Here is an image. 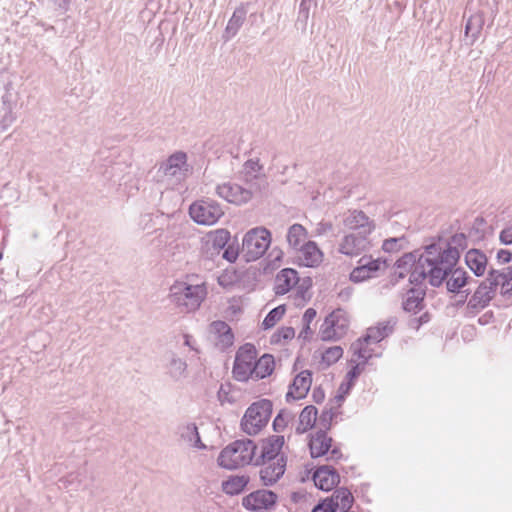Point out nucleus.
I'll return each instance as SVG.
<instances>
[{
  "label": "nucleus",
  "mask_w": 512,
  "mask_h": 512,
  "mask_svg": "<svg viewBox=\"0 0 512 512\" xmlns=\"http://www.w3.org/2000/svg\"><path fill=\"white\" fill-rule=\"evenodd\" d=\"M297 251L301 253L300 265L305 267H317L323 260V252L315 241L305 242Z\"/></svg>",
  "instance_id": "obj_23"
},
{
  "label": "nucleus",
  "mask_w": 512,
  "mask_h": 512,
  "mask_svg": "<svg viewBox=\"0 0 512 512\" xmlns=\"http://www.w3.org/2000/svg\"><path fill=\"white\" fill-rule=\"evenodd\" d=\"M278 502V495L268 489L252 491L242 498V506L252 512H266L273 509Z\"/></svg>",
  "instance_id": "obj_9"
},
{
  "label": "nucleus",
  "mask_w": 512,
  "mask_h": 512,
  "mask_svg": "<svg viewBox=\"0 0 512 512\" xmlns=\"http://www.w3.org/2000/svg\"><path fill=\"white\" fill-rule=\"evenodd\" d=\"M367 264H364L362 259L358 261V265L350 272L349 279L353 283H361L372 278V274L366 267Z\"/></svg>",
  "instance_id": "obj_39"
},
{
  "label": "nucleus",
  "mask_w": 512,
  "mask_h": 512,
  "mask_svg": "<svg viewBox=\"0 0 512 512\" xmlns=\"http://www.w3.org/2000/svg\"><path fill=\"white\" fill-rule=\"evenodd\" d=\"M496 259L499 264H508L512 261V251L501 248L496 253Z\"/></svg>",
  "instance_id": "obj_62"
},
{
  "label": "nucleus",
  "mask_w": 512,
  "mask_h": 512,
  "mask_svg": "<svg viewBox=\"0 0 512 512\" xmlns=\"http://www.w3.org/2000/svg\"><path fill=\"white\" fill-rule=\"evenodd\" d=\"M424 253L418 251L413 266H409V284L412 287H426L423 282L428 278L433 287H440L447 278L448 268L446 258H441L443 248L438 243H431L424 247Z\"/></svg>",
  "instance_id": "obj_1"
},
{
  "label": "nucleus",
  "mask_w": 512,
  "mask_h": 512,
  "mask_svg": "<svg viewBox=\"0 0 512 512\" xmlns=\"http://www.w3.org/2000/svg\"><path fill=\"white\" fill-rule=\"evenodd\" d=\"M311 512H337V504L333 499L327 497L319 500Z\"/></svg>",
  "instance_id": "obj_52"
},
{
  "label": "nucleus",
  "mask_w": 512,
  "mask_h": 512,
  "mask_svg": "<svg viewBox=\"0 0 512 512\" xmlns=\"http://www.w3.org/2000/svg\"><path fill=\"white\" fill-rule=\"evenodd\" d=\"M181 437L190 442L194 447L198 449H205L206 445L201 441V437L198 431V427L195 423H189L183 426L181 431Z\"/></svg>",
  "instance_id": "obj_36"
},
{
  "label": "nucleus",
  "mask_w": 512,
  "mask_h": 512,
  "mask_svg": "<svg viewBox=\"0 0 512 512\" xmlns=\"http://www.w3.org/2000/svg\"><path fill=\"white\" fill-rule=\"evenodd\" d=\"M272 412L271 400L264 398L253 402L241 418V430L249 436L257 435L268 424Z\"/></svg>",
  "instance_id": "obj_4"
},
{
  "label": "nucleus",
  "mask_w": 512,
  "mask_h": 512,
  "mask_svg": "<svg viewBox=\"0 0 512 512\" xmlns=\"http://www.w3.org/2000/svg\"><path fill=\"white\" fill-rule=\"evenodd\" d=\"M337 504V511H351L354 504V497L349 489L345 487L336 488L329 497Z\"/></svg>",
  "instance_id": "obj_34"
},
{
  "label": "nucleus",
  "mask_w": 512,
  "mask_h": 512,
  "mask_svg": "<svg viewBox=\"0 0 512 512\" xmlns=\"http://www.w3.org/2000/svg\"><path fill=\"white\" fill-rule=\"evenodd\" d=\"M430 321V314L428 312L423 313L419 317H415L409 320V327L418 330L423 324Z\"/></svg>",
  "instance_id": "obj_60"
},
{
  "label": "nucleus",
  "mask_w": 512,
  "mask_h": 512,
  "mask_svg": "<svg viewBox=\"0 0 512 512\" xmlns=\"http://www.w3.org/2000/svg\"><path fill=\"white\" fill-rule=\"evenodd\" d=\"M257 353V349L252 343H245L238 348L232 368V375L236 381L248 382L250 380Z\"/></svg>",
  "instance_id": "obj_7"
},
{
  "label": "nucleus",
  "mask_w": 512,
  "mask_h": 512,
  "mask_svg": "<svg viewBox=\"0 0 512 512\" xmlns=\"http://www.w3.org/2000/svg\"><path fill=\"white\" fill-rule=\"evenodd\" d=\"M404 243H407L404 236L391 237L383 241L382 250L386 253H395L404 248Z\"/></svg>",
  "instance_id": "obj_44"
},
{
  "label": "nucleus",
  "mask_w": 512,
  "mask_h": 512,
  "mask_svg": "<svg viewBox=\"0 0 512 512\" xmlns=\"http://www.w3.org/2000/svg\"><path fill=\"white\" fill-rule=\"evenodd\" d=\"M418 250H414L412 252L405 253L399 259L396 260L394 266L396 268L395 272L390 276V284L392 286L397 285L401 280H403L406 275L409 273V266H413L415 263V259H417Z\"/></svg>",
  "instance_id": "obj_24"
},
{
  "label": "nucleus",
  "mask_w": 512,
  "mask_h": 512,
  "mask_svg": "<svg viewBox=\"0 0 512 512\" xmlns=\"http://www.w3.org/2000/svg\"><path fill=\"white\" fill-rule=\"evenodd\" d=\"M362 373V367L360 365H352L345 375L344 381L341 382L335 395V400L341 405L345 401L346 397L350 394L354 387L357 379Z\"/></svg>",
  "instance_id": "obj_26"
},
{
  "label": "nucleus",
  "mask_w": 512,
  "mask_h": 512,
  "mask_svg": "<svg viewBox=\"0 0 512 512\" xmlns=\"http://www.w3.org/2000/svg\"><path fill=\"white\" fill-rule=\"evenodd\" d=\"M234 343V333L232 329L223 335L217 337L216 346L221 350H226L230 348Z\"/></svg>",
  "instance_id": "obj_53"
},
{
  "label": "nucleus",
  "mask_w": 512,
  "mask_h": 512,
  "mask_svg": "<svg viewBox=\"0 0 512 512\" xmlns=\"http://www.w3.org/2000/svg\"><path fill=\"white\" fill-rule=\"evenodd\" d=\"M285 312V304H280L277 307L271 309L265 316L264 320L262 321V328L264 330H269L273 328L277 324V322L282 319V317L285 315Z\"/></svg>",
  "instance_id": "obj_38"
},
{
  "label": "nucleus",
  "mask_w": 512,
  "mask_h": 512,
  "mask_svg": "<svg viewBox=\"0 0 512 512\" xmlns=\"http://www.w3.org/2000/svg\"><path fill=\"white\" fill-rule=\"evenodd\" d=\"M295 336V329L291 326H283L278 328L271 336L272 344H279L282 340H291Z\"/></svg>",
  "instance_id": "obj_46"
},
{
  "label": "nucleus",
  "mask_w": 512,
  "mask_h": 512,
  "mask_svg": "<svg viewBox=\"0 0 512 512\" xmlns=\"http://www.w3.org/2000/svg\"><path fill=\"white\" fill-rule=\"evenodd\" d=\"M259 477L263 486L270 487L276 484L284 475L287 466V456L282 454L277 460L260 464Z\"/></svg>",
  "instance_id": "obj_11"
},
{
  "label": "nucleus",
  "mask_w": 512,
  "mask_h": 512,
  "mask_svg": "<svg viewBox=\"0 0 512 512\" xmlns=\"http://www.w3.org/2000/svg\"><path fill=\"white\" fill-rule=\"evenodd\" d=\"M502 276L504 277V271L490 268L484 281H487V285L492 288L494 292H497L498 286L502 287Z\"/></svg>",
  "instance_id": "obj_48"
},
{
  "label": "nucleus",
  "mask_w": 512,
  "mask_h": 512,
  "mask_svg": "<svg viewBox=\"0 0 512 512\" xmlns=\"http://www.w3.org/2000/svg\"><path fill=\"white\" fill-rule=\"evenodd\" d=\"M223 214L220 204L212 199L196 201L189 207L191 219L200 225H213Z\"/></svg>",
  "instance_id": "obj_8"
},
{
  "label": "nucleus",
  "mask_w": 512,
  "mask_h": 512,
  "mask_svg": "<svg viewBox=\"0 0 512 512\" xmlns=\"http://www.w3.org/2000/svg\"><path fill=\"white\" fill-rule=\"evenodd\" d=\"M311 384L312 372L310 370H303L298 373L289 385L288 392L285 396L286 401L291 402L306 397L311 388Z\"/></svg>",
  "instance_id": "obj_15"
},
{
  "label": "nucleus",
  "mask_w": 512,
  "mask_h": 512,
  "mask_svg": "<svg viewBox=\"0 0 512 512\" xmlns=\"http://www.w3.org/2000/svg\"><path fill=\"white\" fill-rule=\"evenodd\" d=\"M343 315V311L341 309L332 311L330 314H328L324 321L328 324H331L334 328L344 329L345 325L340 324V318Z\"/></svg>",
  "instance_id": "obj_55"
},
{
  "label": "nucleus",
  "mask_w": 512,
  "mask_h": 512,
  "mask_svg": "<svg viewBox=\"0 0 512 512\" xmlns=\"http://www.w3.org/2000/svg\"><path fill=\"white\" fill-rule=\"evenodd\" d=\"M333 438L325 430H317L308 436V448L312 459L327 455L332 448Z\"/></svg>",
  "instance_id": "obj_16"
},
{
  "label": "nucleus",
  "mask_w": 512,
  "mask_h": 512,
  "mask_svg": "<svg viewBox=\"0 0 512 512\" xmlns=\"http://www.w3.org/2000/svg\"><path fill=\"white\" fill-rule=\"evenodd\" d=\"M312 5L316 6L315 0H301L299 5L297 21L306 25Z\"/></svg>",
  "instance_id": "obj_51"
},
{
  "label": "nucleus",
  "mask_w": 512,
  "mask_h": 512,
  "mask_svg": "<svg viewBox=\"0 0 512 512\" xmlns=\"http://www.w3.org/2000/svg\"><path fill=\"white\" fill-rule=\"evenodd\" d=\"M207 289L204 284L176 281L170 288L169 298L182 312L196 311L204 301Z\"/></svg>",
  "instance_id": "obj_3"
},
{
  "label": "nucleus",
  "mask_w": 512,
  "mask_h": 512,
  "mask_svg": "<svg viewBox=\"0 0 512 512\" xmlns=\"http://www.w3.org/2000/svg\"><path fill=\"white\" fill-rule=\"evenodd\" d=\"M464 262L475 277L484 276L488 266V258L482 250L477 248L469 249L465 253Z\"/></svg>",
  "instance_id": "obj_22"
},
{
  "label": "nucleus",
  "mask_w": 512,
  "mask_h": 512,
  "mask_svg": "<svg viewBox=\"0 0 512 512\" xmlns=\"http://www.w3.org/2000/svg\"><path fill=\"white\" fill-rule=\"evenodd\" d=\"M427 287H410L402 301V309L416 315L425 307Z\"/></svg>",
  "instance_id": "obj_17"
},
{
  "label": "nucleus",
  "mask_w": 512,
  "mask_h": 512,
  "mask_svg": "<svg viewBox=\"0 0 512 512\" xmlns=\"http://www.w3.org/2000/svg\"><path fill=\"white\" fill-rule=\"evenodd\" d=\"M345 225L352 230L359 229L360 233L371 234L375 225L361 210H354L346 219Z\"/></svg>",
  "instance_id": "obj_28"
},
{
  "label": "nucleus",
  "mask_w": 512,
  "mask_h": 512,
  "mask_svg": "<svg viewBox=\"0 0 512 512\" xmlns=\"http://www.w3.org/2000/svg\"><path fill=\"white\" fill-rule=\"evenodd\" d=\"M315 486L328 492L340 484L341 477L338 471L330 465L317 466L308 471Z\"/></svg>",
  "instance_id": "obj_10"
},
{
  "label": "nucleus",
  "mask_w": 512,
  "mask_h": 512,
  "mask_svg": "<svg viewBox=\"0 0 512 512\" xmlns=\"http://www.w3.org/2000/svg\"><path fill=\"white\" fill-rule=\"evenodd\" d=\"M285 444L283 435H271L261 440V451L256 456L254 465L265 464L267 461L277 460L283 453L281 450Z\"/></svg>",
  "instance_id": "obj_12"
},
{
  "label": "nucleus",
  "mask_w": 512,
  "mask_h": 512,
  "mask_svg": "<svg viewBox=\"0 0 512 512\" xmlns=\"http://www.w3.org/2000/svg\"><path fill=\"white\" fill-rule=\"evenodd\" d=\"M335 416L336 413L332 408H324L319 417L320 428L318 430H325V433H328L332 427V421Z\"/></svg>",
  "instance_id": "obj_49"
},
{
  "label": "nucleus",
  "mask_w": 512,
  "mask_h": 512,
  "mask_svg": "<svg viewBox=\"0 0 512 512\" xmlns=\"http://www.w3.org/2000/svg\"><path fill=\"white\" fill-rule=\"evenodd\" d=\"M499 241L502 245H512V223L505 226L499 233Z\"/></svg>",
  "instance_id": "obj_59"
},
{
  "label": "nucleus",
  "mask_w": 512,
  "mask_h": 512,
  "mask_svg": "<svg viewBox=\"0 0 512 512\" xmlns=\"http://www.w3.org/2000/svg\"><path fill=\"white\" fill-rule=\"evenodd\" d=\"M318 409L314 405H307L299 415V424L295 429L297 435H302L313 429L316 424Z\"/></svg>",
  "instance_id": "obj_31"
},
{
  "label": "nucleus",
  "mask_w": 512,
  "mask_h": 512,
  "mask_svg": "<svg viewBox=\"0 0 512 512\" xmlns=\"http://www.w3.org/2000/svg\"><path fill=\"white\" fill-rule=\"evenodd\" d=\"M447 244H450L452 248H456L460 252V249L463 250L467 247V237L464 233H456Z\"/></svg>",
  "instance_id": "obj_54"
},
{
  "label": "nucleus",
  "mask_w": 512,
  "mask_h": 512,
  "mask_svg": "<svg viewBox=\"0 0 512 512\" xmlns=\"http://www.w3.org/2000/svg\"><path fill=\"white\" fill-rule=\"evenodd\" d=\"M365 345H367L366 342L361 341V338H358L357 341L351 345L353 355L356 356L360 360V362L356 363L354 360H350V364L351 366L360 365L362 367V371L365 369V366L372 358L371 354L366 353Z\"/></svg>",
  "instance_id": "obj_37"
},
{
  "label": "nucleus",
  "mask_w": 512,
  "mask_h": 512,
  "mask_svg": "<svg viewBox=\"0 0 512 512\" xmlns=\"http://www.w3.org/2000/svg\"><path fill=\"white\" fill-rule=\"evenodd\" d=\"M395 324L396 321L393 319L379 322L376 326H371L366 330V333L360 337L361 341L366 344L379 343L393 333Z\"/></svg>",
  "instance_id": "obj_21"
},
{
  "label": "nucleus",
  "mask_w": 512,
  "mask_h": 512,
  "mask_svg": "<svg viewBox=\"0 0 512 512\" xmlns=\"http://www.w3.org/2000/svg\"><path fill=\"white\" fill-rule=\"evenodd\" d=\"M300 278L297 270L284 268L280 270L275 278L274 292L276 295H285L299 283Z\"/></svg>",
  "instance_id": "obj_19"
},
{
  "label": "nucleus",
  "mask_w": 512,
  "mask_h": 512,
  "mask_svg": "<svg viewBox=\"0 0 512 512\" xmlns=\"http://www.w3.org/2000/svg\"><path fill=\"white\" fill-rule=\"evenodd\" d=\"M246 4L241 3L233 12L224 30L222 38L225 42L231 40L239 32L247 16Z\"/></svg>",
  "instance_id": "obj_25"
},
{
  "label": "nucleus",
  "mask_w": 512,
  "mask_h": 512,
  "mask_svg": "<svg viewBox=\"0 0 512 512\" xmlns=\"http://www.w3.org/2000/svg\"><path fill=\"white\" fill-rule=\"evenodd\" d=\"M308 235L306 228L299 224L294 223L288 228L286 240L291 249L297 251L305 242Z\"/></svg>",
  "instance_id": "obj_32"
},
{
  "label": "nucleus",
  "mask_w": 512,
  "mask_h": 512,
  "mask_svg": "<svg viewBox=\"0 0 512 512\" xmlns=\"http://www.w3.org/2000/svg\"><path fill=\"white\" fill-rule=\"evenodd\" d=\"M275 370V358L270 353H264L259 359H255L252 368V380H260L267 378L273 374Z\"/></svg>",
  "instance_id": "obj_27"
},
{
  "label": "nucleus",
  "mask_w": 512,
  "mask_h": 512,
  "mask_svg": "<svg viewBox=\"0 0 512 512\" xmlns=\"http://www.w3.org/2000/svg\"><path fill=\"white\" fill-rule=\"evenodd\" d=\"M495 295L496 292L487 285V281H481L469 299L467 306L469 309L479 311L486 308Z\"/></svg>",
  "instance_id": "obj_20"
},
{
  "label": "nucleus",
  "mask_w": 512,
  "mask_h": 512,
  "mask_svg": "<svg viewBox=\"0 0 512 512\" xmlns=\"http://www.w3.org/2000/svg\"><path fill=\"white\" fill-rule=\"evenodd\" d=\"M460 252L456 248H452L450 244L445 245L441 252V258H446L447 265L452 264L448 268L447 278L445 279L446 289L449 293L459 294L462 289L470 284L477 283L473 277L462 267H456L459 259Z\"/></svg>",
  "instance_id": "obj_5"
},
{
  "label": "nucleus",
  "mask_w": 512,
  "mask_h": 512,
  "mask_svg": "<svg viewBox=\"0 0 512 512\" xmlns=\"http://www.w3.org/2000/svg\"><path fill=\"white\" fill-rule=\"evenodd\" d=\"M231 241L230 232L227 229H217L207 234L206 244L210 245L217 253L223 250Z\"/></svg>",
  "instance_id": "obj_33"
},
{
  "label": "nucleus",
  "mask_w": 512,
  "mask_h": 512,
  "mask_svg": "<svg viewBox=\"0 0 512 512\" xmlns=\"http://www.w3.org/2000/svg\"><path fill=\"white\" fill-rule=\"evenodd\" d=\"M257 449L258 446L252 439H237L221 450L217 464L226 470H236L246 465H254Z\"/></svg>",
  "instance_id": "obj_2"
},
{
  "label": "nucleus",
  "mask_w": 512,
  "mask_h": 512,
  "mask_svg": "<svg viewBox=\"0 0 512 512\" xmlns=\"http://www.w3.org/2000/svg\"><path fill=\"white\" fill-rule=\"evenodd\" d=\"M54 4L57 11L60 12V14L66 13L71 6L72 0H51Z\"/></svg>",
  "instance_id": "obj_63"
},
{
  "label": "nucleus",
  "mask_w": 512,
  "mask_h": 512,
  "mask_svg": "<svg viewBox=\"0 0 512 512\" xmlns=\"http://www.w3.org/2000/svg\"><path fill=\"white\" fill-rule=\"evenodd\" d=\"M272 241L271 232L263 227L247 231L242 239V252L246 262L260 259L268 250Z\"/></svg>",
  "instance_id": "obj_6"
},
{
  "label": "nucleus",
  "mask_w": 512,
  "mask_h": 512,
  "mask_svg": "<svg viewBox=\"0 0 512 512\" xmlns=\"http://www.w3.org/2000/svg\"><path fill=\"white\" fill-rule=\"evenodd\" d=\"M316 315H317V312L314 308L310 307V308L306 309L302 316L303 324L310 325L311 322L315 319Z\"/></svg>",
  "instance_id": "obj_64"
},
{
  "label": "nucleus",
  "mask_w": 512,
  "mask_h": 512,
  "mask_svg": "<svg viewBox=\"0 0 512 512\" xmlns=\"http://www.w3.org/2000/svg\"><path fill=\"white\" fill-rule=\"evenodd\" d=\"M293 418V414L287 409H281L272 422V428L275 432L279 433L284 431L287 427L289 420Z\"/></svg>",
  "instance_id": "obj_41"
},
{
  "label": "nucleus",
  "mask_w": 512,
  "mask_h": 512,
  "mask_svg": "<svg viewBox=\"0 0 512 512\" xmlns=\"http://www.w3.org/2000/svg\"><path fill=\"white\" fill-rule=\"evenodd\" d=\"M159 171L165 176L180 179L189 171L187 164V154L183 151H176L161 163Z\"/></svg>",
  "instance_id": "obj_13"
},
{
  "label": "nucleus",
  "mask_w": 512,
  "mask_h": 512,
  "mask_svg": "<svg viewBox=\"0 0 512 512\" xmlns=\"http://www.w3.org/2000/svg\"><path fill=\"white\" fill-rule=\"evenodd\" d=\"M361 259L364 262V264H367L366 267L373 277L381 269L382 265L384 267L388 266V260L385 258L374 259L371 255H364L363 257H361Z\"/></svg>",
  "instance_id": "obj_45"
},
{
  "label": "nucleus",
  "mask_w": 512,
  "mask_h": 512,
  "mask_svg": "<svg viewBox=\"0 0 512 512\" xmlns=\"http://www.w3.org/2000/svg\"><path fill=\"white\" fill-rule=\"evenodd\" d=\"M297 286L296 295L299 298L305 299L308 290L312 287V279L310 277H305L299 281Z\"/></svg>",
  "instance_id": "obj_57"
},
{
  "label": "nucleus",
  "mask_w": 512,
  "mask_h": 512,
  "mask_svg": "<svg viewBox=\"0 0 512 512\" xmlns=\"http://www.w3.org/2000/svg\"><path fill=\"white\" fill-rule=\"evenodd\" d=\"M369 234H363V233H351L348 235H345L342 239V242L339 246V252L347 255V256H354L360 254L363 250L366 249L368 245L367 236Z\"/></svg>",
  "instance_id": "obj_18"
},
{
  "label": "nucleus",
  "mask_w": 512,
  "mask_h": 512,
  "mask_svg": "<svg viewBox=\"0 0 512 512\" xmlns=\"http://www.w3.org/2000/svg\"><path fill=\"white\" fill-rule=\"evenodd\" d=\"M343 356V348L341 346H332L325 349L321 355V360L327 367L336 363Z\"/></svg>",
  "instance_id": "obj_42"
},
{
  "label": "nucleus",
  "mask_w": 512,
  "mask_h": 512,
  "mask_svg": "<svg viewBox=\"0 0 512 512\" xmlns=\"http://www.w3.org/2000/svg\"><path fill=\"white\" fill-rule=\"evenodd\" d=\"M367 264H364L362 259L358 261V265L350 272L349 279L353 283H361L372 278V274L366 267Z\"/></svg>",
  "instance_id": "obj_40"
},
{
  "label": "nucleus",
  "mask_w": 512,
  "mask_h": 512,
  "mask_svg": "<svg viewBox=\"0 0 512 512\" xmlns=\"http://www.w3.org/2000/svg\"><path fill=\"white\" fill-rule=\"evenodd\" d=\"M9 94L2 96V103L0 106V132L7 130L15 121V115L12 111V103L9 99Z\"/></svg>",
  "instance_id": "obj_35"
},
{
  "label": "nucleus",
  "mask_w": 512,
  "mask_h": 512,
  "mask_svg": "<svg viewBox=\"0 0 512 512\" xmlns=\"http://www.w3.org/2000/svg\"><path fill=\"white\" fill-rule=\"evenodd\" d=\"M486 225V220L478 216L473 221V225L470 230V234H476L479 238H483L485 236L484 226Z\"/></svg>",
  "instance_id": "obj_56"
},
{
  "label": "nucleus",
  "mask_w": 512,
  "mask_h": 512,
  "mask_svg": "<svg viewBox=\"0 0 512 512\" xmlns=\"http://www.w3.org/2000/svg\"><path fill=\"white\" fill-rule=\"evenodd\" d=\"M484 17L482 14L476 13L471 15L465 24L464 34L466 39L469 41L466 42L467 45H474V43L478 40L484 26Z\"/></svg>",
  "instance_id": "obj_30"
},
{
  "label": "nucleus",
  "mask_w": 512,
  "mask_h": 512,
  "mask_svg": "<svg viewBox=\"0 0 512 512\" xmlns=\"http://www.w3.org/2000/svg\"><path fill=\"white\" fill-rule=\"evenodd\" d=\"M232 328L222 320H216L211 323V330L218 336L228 333Z\"/></svg>",
  "instance_id": "obj_58"
},
{
  "label": "nucleus",
  "mask_w": 512,
  "mask_h": 512,
  "mask_svg": "<svg viewBox=\"0 0 512 512\" xmlns=\"http://www.w3.org/2000/svg\"><path fill=\"white\" fill-rule=\"evenodd\" d=\"M187 364L184 360L172 357L169 363V374L174 380H179L185 373Z\"/></svg>",
  "instance_id": "obj_43"
},
{
  "label": "nucleus",
  "mask_w": 512,
  "mask_h": 512,
  "mask_svg": "<svg viewBox=\"0 0 512 512\" xmlns=\"http://www.w3.org/2000/svg\"><path fill=\"white\" fill-rule=\"evenodd\" d=\"M240 253L238 240L235 237L233 241H230L228 245L223 249L222 258L229 263H235Z\"/></svg>",
  "instance_id": "obj_47"
},
{
  "label": "nucleus",
  "mask_w": 512,
  "mask_h": 512,
  "mask_svg": "<svg viewBox=\"0 0 512 512\" xmlns=\"http://www.w3.org/2000/svg\"><path fill=\"white\" fill-rule=\"evenodd\" d=\"M250 482L248 475H230L226 480L222 481V491L229 495L235 496L241 494Z\"/></svg>",
  "instance_id": "obj_29"
},
{
  "label": "nucleus",
  "mask_w": 512,
  "mask_h": 512,
  "mask_svg": "<svg viewBox=\"0 0 512 512\" xmlns=\"http://www.w3.org/2000/svg\"><path fill=\"white\" fill-rule=\"evenodd\" d=\"M319 335L322 341H336L340 338V336L336 332V328L331 326V324L326 323L325 321L322 323Z\"/></svg>",
  "instance_id": "obj_50"
},
{
  "label": "nucleus",
  "mask_w": 512,
  "mask_h": 512,
  "mask_svg": "<svg viewBox=\"0 0 512 512\" xmlns=\"http://www.w3.org/2000/svg\"><path fill=\"white\" fill-rule=\"evenodd\" d=\"M263 166L259 163V159H248L244 163V169L246 174L251 175L252 173L261 171Z\"/></svg>",
  "instance_id": "obj_61"
},
{
  "label": "nucleus",
  "mask_w": 512,
  "mask_h": 512,
  "mask_svg": "<svg viewBox=\"0 0 512 512\" xmlns=\"http://www.w3.org/2000/svg\"><path fill=\"white\" fill-rule=\"evenodd\" d=\"M217 194L227 202L241 205L249 202L252 192L236 183H224L216 188Z\"/></svg>",
  "instance_id": "obj_14"
}]
</instances>
